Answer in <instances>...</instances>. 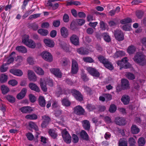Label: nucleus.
<instances>
[{
    "label": "nucleus",
    "instance_id": "55",
    "mask_svg": "<svg viewBox=\"0 0 146 146\" xmlns=\"http://www.w3.org/2000/svg\"><path fill=\"white\" fill-rule=\"evenodd\" d=\"M9 84L12 86H14L17 84V82L15 80H9L8 82Z\"/></svg>",
    "mask_w": 146,
    "mask_h": 146
},
{
    "label": "nucleus",
    "instance_id": "5",
    "mask_svg": "<svg viewBox=\"0 0 146 146\" xmlns=\"http://www.w3.org/2000/svg\"><path fill=\"white\" fill-rule=\"evenodd\" d=\"M114 36L116 39L118 41H122L124 39L123 33L120 30H116L115 31Z\"/></svg>",
    "mask_w": 146,
    "mask_h": 146
},
{
    "label": "nucleus",
    "instance_id": "49",
    "mask_svg": "<svg viewBox=\"0 0 146 146\" xmlns=\"http://www.w3.org/2000/svg\"><path fill=\"white\" fill-rule=\"evenodd\" d=\"M138 143L139 145L140 146H143L145 143V140L144 138L141 137L138 139Z\"/></svg>",
    "mask_w": 146,
    "mask_h": 146
},
{
    "label": "nucleus",
    "instance_id": "63",
    "mask_svg": "<svg viewBox=\"0 0 146 146\" xmlns=\"http://www.w3.org/2000/svg\"><path fill=\"white\" fill-rule=\"evenodd\" d=\"M143 14V12L141 11H137L136 12V16L139 18H141Z\"/></svg>",
    "mask_w": 146,
    "mask_h": 146
},
{
    "label": "nucleus",
    "instance_id": "2",
    "mask_svg": "<svg viewBox=\"0 0 146 146\" xmlns=\"http://www.w3.org/2000/svg\"><path fill=\"white\" fill-rule=\"evenodd\" d=\"M70 92L77 100L81 102L83 100V96L81 92L75 89H71Z\"/></svg>",
    "mask_w": 146,
    "mask_h": 146
},
{
    "label": "nucleus",
    "instance_id": "44",
    "mask_svg": "<svg viewBox=\"0 0 146 146\" xmlns=\"http://www.w3.org/2000/svg\"><path fill=\"white\" fill-rule=\"evenodd\" d=\"M48 132L50 135L53 138L55 139L57 137V134L54 130L50 129Z\"/></svg>",
    "mask_w": 146,
    "mask_h": 146
},
{
    "label": "nucleus",
    "instance_id": "15",
    "mask_svg": "<svg viewBox=\"0 0 146 146\" xmlns=\"http://www.w3.org/2000/svg\"><path fill=\"white\" fill-rule=\"evenodd\" d=\"M121 86L123 89H128L129 88V84L128 81L126 79L121 80Z\"/></svg>",
    "mask_w": 146,
    "mask_h": 146
},
{
    "label": "nucleus",
    "instance_id": "12",
    "mask_svg": "<svg viewBox=\"0 0 146 146\" xmlns=\"http://www.w3.org/2000/svg\"><path fill=\"white\" fill-rule=\"evenodd\" d=\"M28 78L31 81L35 82L37 80L36 76L34 72L31 70H29L28 72Z\"/></svg>",
    "mask_w": 146,
    "mask_h": 146
},
{
    "label": "nucleus",
    "instance_id": "58",
    "mask_svg": "<svg viewBox=\"0 0 146 146\" xmlns=\"http://www.w3.org/2000/svg\"><path fill=\"white\" fill-rule=\"evenodd\" d=\"M60 24V21L59 20L54 21L53 23V25L55 27H58Z\"/></svg>",
    "mask_w": 146,
    "mask_h": 146
},
{
    "label": "nucleus",
    "instance_id": "31",
    "mask_svg": "<svg viewBox=\"0 0 146 146\" xmlns=\"http://www.w3.org/2000/svg\"><path fill=\"white\" fill-rule=\"evenodd\" d=\"M81 137L83 139L86 140L88 139V135L87 133L84 131L82 130L80 133Z\"/></svg>",
    "mask_w": 146,
    "mask_h": 146
},
{
    "label": "nucleus",
    "instance_id": "64",
    "mask_svg": "<svg viewBox=\"0 0 146 146\" xmlns=\"http://www.w3.org/2000/svg\"><path fill=\"white\" fill-rule=\"evenodd\" d=\"M29 100L31 102L33 103L35 101L36 98L34 95L30 94L29 96Z\"/></svg>",
    "mask_w": 146,
    "mask_h": 146
},
{
    "label": "nucleus",
    "instance_id": "18",
    "mask_svg": "<svg viewBox=\"0 0 146 146\" xmlns=\"http://www.w3.org/2000/svg\"><path fill=\"white\" fill-rule=\"evenodd\" d=\"M20 110L23 113H29L33 111V109L30 107L27 106L21 108Z\"/></svg>",
    "mask_w": 146,
    "mask_h": 146
},
{
    "label": "nucleus",
    "instance_id": "7",
    "mask_svg": "<svg viewBox=\"0 0 146 146\" xmlns=\"http://www.w3.org/2000/svg\"><path fill=\"white\" fill-rule=\"evenodd\" d=\"M71 42L75 46L79 45L80 41L79 37L76 35L73 34L70 38Z\"/></svg>",
    "mask_w": 146,
    "mask_h": 146
},
{
    "label": "nucleus",
    "instance_id": "33",
    "mask_svg": "<svg viewBox=\"0 0 146 146\" xmlns=\"http://www.w3.org/2000/svg\"><path fill=\"white\" fill-rule=\"evenodd\" d=\"M38 32L41 35L43 36H46L48 33V30L43 29H41L38 30Z\"/></svg>",
    "mask_w": 146,
    "mask_h": 146
},
{
    "label": "nucleus",
    "instance_id": "24",
    "mask_svg": "<svg viewBox=\"0 0 146 146\" xmlns=\"http://www.w3.org/2000/svg\"><path fill=\"white\" fill-rule=\"evenodd\" d=\"M40 84L42 90L44 92H46L47 91V88L46 86V82L44 80L41 79Z\"/></svg>",
    "mask_w": 146,
    "mask_h": 146
},
{
    "label": "nucleus",
    "instance_id": "37",
    "mask_svg": "<svg viewBox=\"0 0 146 146\" xmlns=\"http://www.w3.org/2000/svg\"><path fill=\"white\" fill-rule=\"evenodd\" d=\"M29 36L28 35H24L22 38V42L24 44L27 46L28 40H29Z\"/></svg>",
    "mask_w": 146,
    "mask_h": 146
},
{
    "label": "nucleus",
    "instance_id": "21",
    "mask_svg": "<svg viewBox=\"0 0 146 146\" xmlns=\"http://www.w3.org/2000/svg\"><path fill=\"white\" fill-rule=\"evenodd\" d=\"M35 71L38 74L43 75L44 74V70L40 67L38 66H35L33 67Z\"/></svg>",
    "mask_w": 146,
    "mask_h": 146
},
{
    "label": "nucleus",
    "instance_id": "9",
    "mask_svg": "<svg viewBox=\"0 0 146 146\" xmlns=\"http://www.w3.org/2000/svg\"><path fill=\"white\" fill-rule=\"evenodd\" d=\"M87 70L88 72L92 76L96 77H99L100 75L99 72L95 68L90 67L87 68Z\"/></svg>",
    "mask_w": 146,
    "mask_h": 146
},
{
    "label": "nucleus",
    "instance_id": "54",
    "mask_svg": "<svg viewBox=\"0 0 146 146\" xmlns=\"http://www.w3.org/2000/svg\"><path fill=\"white\" fill-rule=\"evenodd\" d=\"M40 14H36L30 15L29 18V20H32L33 19L36 18L40 16Z\"/></svg>",
    "mask_w": 146,
    "mask_h": 146
},
{
    "label": "nucleus",
    "instance_id": "41",
    "mask_svg": "<svg viewBox=\"0 0 146 146\" xmlns=\"http://www.w3.org/2000/svg\"><path fill=\"white\" fill-rule=\"evenodd\" d=\"M8 77L7 75L4 74H1L0 77V81L1 83H4L6 82L7 80Z\"/></svg>",
    "mask_w": 146,
    "mask_h": 146
},
{
    "label": "nucleus",
    "instance_id": "40",
    "mask_svg": "<svg viewBox=\"0 0 146 146\" xmlns=\"http://www.w3.org/2000/svg\"><path fill=\"white\" fill-rule=\"evenodd\" d=\"M135 46H129L127 49V52L129 54L133 53L135 51Z\"/></svg>",
    "mask_w": 146,
    "mask_h": 146
},
{
    "label": "nucleus",
    "instance_id": "20",
    "mask_svg": "<svg viewBox=\"0 0 146 146\" xmlns=\"http://www.w3.org/2000/svg\"><path fill=\"white\" fill-rule=\"evenodd\" d=\"M47 5L50 9L53 10L57 9L59 7V4L58 3H47Z\"/></svg>",
    "mask_w": 146,
    "mask_h": 146
},
{
    "label": "nucleus",
    "instance_id": "1",
    "mask_svg": "<svg viewBox=\"0 0 146 146\" xmlns=\"http://www.w3.org/2000/svg\"><path fill=\"white\" fill-rule=\"evenodd\" d=\"M134 61L140 65L143 66L146 65L145 56L141 52H137L133 58Z\"/></svg>",
    "mask_w": 146,
    "mask_h": 146
},
{
    "label": "nucleus",
    "instance_id": "34",
    "mask_svg": "<svg viewBox=\"0 0 146 146\" xmlns=\"http://www.w3.org/2000/svg\"><path fill=\"white\" fill-rule=\"evenodd\" d=\"M25 118L28 119L35 120L37 119V115L35 114H28L26 115Z\"/></svg>",
    "mask_w": 146,
    "mask_h": 146
},
{
    "label": "nucleus",
    "instance_id": "60",
    "mask_svg": "<svg viewBox=\"0 0 146 146\" xmlns=\"http://www.w3.org/2000/svg\"><path fill=\"white\" fill-rule=\"evenodd\" d=\"M86 107L89 111H92L95 109V107L94 105L89 104H87Z\"/></svg>",
    "mask_w": 146,
    "mask_h": 146
},
{
    "label": "nucleus",
    "instance_id": "57",
    "mask_svg": "<svg viewBox=\"0 0 146 146\" xmlns=\"http://www.w3.org/2000/svg\"><path fill=\"white\" fill-rule=\"evenodd\" d=\"M83 88L84 89L85 92H87V94L89 95H90L91 94L92 90L90 88L86 86H84Z\"/></svg>",
    "mask_w": 146,
    "mask_h": 146
},
{
    "label": "nucleus",
    "instance_id": "62",
    "mask_svg": "<svg viewBox=\"0 0 146 146\" xmlns=\"http://www.w3.org/2000/svg\"><path fill=\"white\" fill-rule=\"evenodd\" d=\"M125 55V53L124 52L122 51H119L117 53H116L115 55V58H117L120 56L124 55Z\"/></svg>",
    "mask_w": 146,
    "mask_h": 146
},
{
    "label": "nucleus",
    "instance_id": "53",
    "mask_svg": "<svg viewBox=\"0 0 146 146\" xmlns=\"http://www.w3.org/2000/svg\"><path fill=\"white\" fill-rule=\"evenodd\" d=\"M129 145H135L136 143L135 139L133 137L130 138L128 141Z\"/></svg>",
    "mask_w": 146,
    "mask_h": 146
},
{
    "label": "nucleus",
    "instance_id": "47",
    "mask_svg": "<svg viewBox=\"0 0 146 146\" xmlns=\"http://www.w3.org/2000/svg\"><path fill=\"white\" fill-rule=\"evenodd\" d=\"M83 60L84 61L86 62L92 63L94 62V60L90 57H84L83 58Z\"/></svg>",
    "mask_w": 146,
    "mask_h": 146
},
{
    "label": "nucleus",
    "instance_id": "43",
    "mask_svg": "<svg viewBox=\"0 0 146 146\" xmlns=\"http://www.w3.org/2000/svg\"><path fill=\"white\" fill-rule=\"evenodd\" d=\"M132 21V20L130 18H127L121 20L120 23L121 24H123L129 23L131 22Z\"/></svg>",
    "mask_w": 146,
    "mask_h": 146
},
{
    "label": "nucleus",
    "instance_id": "51",
    "mask_svg": "<svg viewBox=\"0 0 146 146\" xmlns=\"http://www.w3.org/2000/svg\"><path fill=\"white\" fill-rule=\"evenodd\" d=\"M117 109L116 107L114 104H112L110 106L109 109V111L111 113H113Z\"/></svg>",
    "mask_w": 146,
    "mask_h": 146
},
{
    "label": "nucleus",
    "instance_id": "48",
    "mask_svg": "<svg viewBox=\"0 0 146 146\" xmlns=\"http://www.w3.org/2000/svg\"><path fill=\"white\" fill-rule=\"evenodd\" d=\"M72 142L74 143H77L79 141V138L77 135L75 134H73L72 135Z\"/></svg>",
    "mask_w": 146,
    "mask_h": 146
},
{
    "label": "nucleus",
    "instance_id": "39",
    "mask_svg": "<svg viewBox=\"0 0 146 146\" xmlns=\"http://www.w3.org/2000/svg\"><path fill=\"white\" fill-rule=\"evenodd\" d=\"M29 125L30 127L34 129L36 131L38 130V127L35 123L31 121L29 123Z\"/></svg>",
    "mask_w": 146,
    "mask_h": 146
},
{
    "label": "nucleus",
    "instance_id": "61",
    "mask_svg": "<svg viewBox=\"0 0 146 146\" xmlns=\"http://www.w3.org/2000/svg\"><path fill=\"white\" fill-rule=\"evenodd\" d=\"M99 60L100 62L104 64L107 59H106L102 56H100L98 57Z\"/></svg>",
    "mask_w": 146,
    "mask_h": 146
},
{
    "label": "nucleus",
    "instance_id": "50",
    "mask_svg": "<svg viewBox=\"0 0 146 146\" xmlns=\"http://www.w3.org/2000/svg\"><path fill=\"white\" fill-rule=\"evenodd\" d=\"M6 64H3L0 68V71L1 72H4L6 71L8 69V67L6 66Z\"/></svg>",
    "mask_w": 146,
    "mask_h": 146
},
{
    "label": "nucleus",
    "instance_id": "38",
    "mask_svg": "<svg viewBox=\"0 0 146 146\" xmlns=\"http://www.w3.org/2000/svg\"><path fill=\"white\" fill-rule=\"evenodd\" d=\"M127 141L124 139H120L119 141V146H127Z\"/></svg>",
    "mask_w": 146,
    "mask_h": 146
},
{
    "label": "nucleus",
    "instance_id": "19",
    "mask_svg": "<svg viewBox=\"0 0 146 146\" xmlns=\"http://www.w3.org/2000/svg\"><path fill=\"white\" fill-rule=\"evenodd\" d=\"M27 92V89L25 88H23L21 92L17 96V98L19 100L21 99L25 96Z\"/></svg>",
    "mask_w": 146,
    "mask_h": 146
},
{
    "label": "nucleus",
    "instance_id": "46",
    "mask_svg": "<svg viewBox=\"0 0 146 146\" xmlns=\"http://www.w3.org/2000/svg\"><path fill=\"white\" fill-rule=\"evenodd\" d=\"M6 99L8 101L11 103H13L15 101V98L13 96L10 95L7 96Z\"/></svg>",
    "mask_w": 146,
    "mask_h": 146
},
{
    "label": "nucleus",
    "instance_id": "13",
    "mask_svg": "<svg viewBox=\"0 0 146 146\" xmlns=\"http://www.w3.org/2000/svg\"><path fill=\"white\" fill-rule=\"evenodd\" d=\"M42 118L43 121L41 124V126L42 127L44 128L48 124L50 119L48 116L45 115L42 116Z\"/></svg>",
    "mask_w": 146,
    "mask_h": 146
},
{
    "label": "nucleus",
    "instance_id": "28",
    "mask_svg": "<svg viewBox=\"0 0 146 146\" xmlns=\"http://www.w3.org/2000/svg\"><path fill=\"white\" fill-rule=\"evenodd\" d=\"M44 42L46 46H54V43L53 40L45 38L44 40Z\"/></svg>",
    "mask_w": 146,
    "mask_h": 146
},
{
    "label": "nucleus",
    "instance_id": "45",
    "mask_svg": "<svg viewBox=\"0 0 146 146\" xmlns=\"http://www.w3.org/2000/svg\"><path fill=\"white\" fill-rule=\"evenodd\" d=\"M62 104L63 106L68 107L70 105V102L67 99H64L62 101Z\"/></svg>",
    "mask_w": 146,
    "mask_h": 146
},
{
    "label": "nucleus",
    "instance_id": "4",
    "mask_svg": "<svg viewBox=\"0 0 146 146\" xmlns=\"http://www.w3.org/2000/svg\"><path fill=\"white\" fill-rule=\"evenodd\" d=\"M41 55L42 58L46 61L51 62L53 58L52 55L46 51L42 52L41 54Z\"/></svg>",
    "mask_w": 146,
    "mask_h": 146
},
{
    "label": "nucleus",
    "instance_id": "52",
    "mask_svg": "<svg viewBox=\"0 0 146 146\" xmlns=\"http://www.w3.org/2000/svg\"><path fill=\"white\" fill-rule=\"evenodd\" d=\"M126 77L128 79L131 80H133L135 78L134 75L132 73L129 72L127 74Z\"/></svg>",
    "mask_w": 146,
    "mask_h": 146
},
{
    "label": "nucleus",
    "instance_id": "22",
    "mask_svg": "<svg viewBox=\"0 0 146 146\" xmlns=\"http://www.w3.org/2000/svg\"><path fill=\"white\" fill-rule=\"evenodd\" d=\"M121 100L124 104L127 105L129 104V102L130 98L128 96L125 95L122 96Z\"/></svg>",
    "mask_w": 146,
    "mask_h": 146
},
{
    "label": "nucleus",
    "instance_id": "29",
    "mask_svg": "<svg viewBox=\"0 0 146 146\" xmlns=\"http://www.w3.org/2000/svg\"><path fill=\"white\" fill-rule=\"evenodd\" d=\"M16 54L15 52H13L11 54L10 58L8 60L6 63L7 65L13 62L14 58L16 56Z\"/></svg>",
    "mask_w": 146,
    "mask_h": 146
},
{
    "label": "nucleus",
    "instance_id": "11",
    "mask_svg": "<svg viewBox=\"0 0 146 146\" xmlns=\"http://www.w3.org/2000/svg\"><path fill=\"white\" fill-rule=\"evenodd\" d=\"M9 71L12 74L17 76H21L23 74V72L21 70L16 68L11 69Z\"/></svg>",
    "mask_w": 146,
    "mask_h": 146
},
{
    "label": "nucleus",
    "instance_id": "42",
    "mask_svg": "<svg viewBox=\"0 0 146 146\" xmlns=\"http://www.w3.org/2000/svg\"><path fill=\"white\" fill-rule=\"evenodd\" d=\"M108 34V33H104L102 34L104 40L107 42H109L111 41V38Z\"/></svg>",
    "mask_w": 146,
    "mask_h": 146
},
{
    "label": "nucleus",
    "instance_id": "36",
    "mask_svg": "<svg viewBox=\"0 0 146 146\" xmlns=\"http://www.w3.org/2000/svg\"><path fill=\"white\" fill-rule=\"evenodd\" d=\"M16 49L18 51L23 53H25L27 52V49L24 46H17Z\"/></svg>",
    "mask_w": 146,
    "mask_h": 146
},
{
    "label": "nucleus",
    "instance_id": "16",
    "mask_svg": "<svg viewBox=\"0 0 146 146\" xmlns=\"http://www.w3.org/2000/svg\"><path fill=\"white\" fill-rule=\"evenodd\" d=\"M60 33L61 35L64 38H66L68 35V31L67 29L65 27H62L60 30Z\"/></svg>",
    "mask_w": 146,
    "mask_h": 146
},
{
    "label": "nucleus",
    "instance_id": "14",
    "mask_svg": "<svg viewBox=\"0 0 146 146\" xmlns=\"http://www.w3.org/2000/svg\"><path fill=\"white\" fill-rule=\"evenodd\" d=\"M115 121L117 125H124L126 124L125 119L124 118L117 117L115 118Z\"/></svg>",
    "mask_w": 146,
    "mask_h": 146
},
{
    "label": "nucleus",
    "instance_id": "56",
    "mask_svg": "<svg viewBox=\"0 0 146 146\" xmlns=\"http://www.w3.org/2000/svg\"><path fill=\"white\" fill-rule=\"evenodd\" d=\"M107 101L111 100L112 99V96L109 94H104L103 95Z\"/></svg>",
    "mask_w": 146,
    "mask_h": 146
},
{
    "label": "nucleus",
    "instance_id": "17",
    "mask_svg": "<svg viewBox=\"0 0 146 146\" xmlns=\"http://www.w3.org/2000/svg\"><path fill=\"white\" fill-rule=\"evenodd\" d=\"M77 51L79 54L82 55L87 54L88 53V50L83 47L77 49Z\"/></svg>",
    "mask_w": 146,
    "mask_h": 146
},
{
    "label": "nucleus",
    "instance_id": "10",
    "mask_svg": "<svg viewBox=\"0 0 146 146\" xmlns=\"http://www.w3.org/2000/svg\"><path fill=\"white\" fill-rule=\"evenodd\" d=\"M50 71L52 74L56 77L61 78L62 77V73L60 70L58 68H52L50 69Z\"/></svg>",
    "mask_w": 146,
    "mask_h": 146
},
{
    "label": "nucleus",
    "instance_id": "8",
    "mask_svg": "<svg viewBox=\"0 0 146 146\" xmlns=\"http://www.w3.org/2000/svg\"><path fill=\"white\" fill-rule=\"evenodd\" d=\"M71 72L73 74L77 73L78 70V64L76 61L74 59L72 60Z\"/></svg>",
    "mask_w": 146,
    "mask_h": 146
},
{
    "label": "nucleus",
    "instance_id": "32",
    "mask_svg": "<svg viewBox=\"0 0 146 146\" xmlns=\"http://www.w3.org/2000/svg\"><path fill=\"white\" fill-rule=\"evenodd\" d=\"M39 105L41 107H44L45 106V101L44 97L42 96H40L38 99Z\"/></svg>",
    "mask_w": 146,
    "mask_h": 146
},
{
    "label": "nucleus",
    "instance_id": "25",
    "mask_svg": "<svg viewBox=\"0 0 146 146\" xmlns=\"http://www.w3.org/2000/svg\"><path fill=\"white\" fill-rule=\"evenodd\" d=\"M140 131L139 128L135 125H133L131 127V132L133 134L138 133Z\"/></svg>",
    "mask_w": 146,
    "mask_h": 146
},
{
    "label": "nucleus",
    "instance_id": "35",
    "mask_svg": "<svg viewBox=\"0 0 146 146\" xmlns=\"http://www.w3.org/2000/svg\"><path fill=\"white\" fill-rule=\"evenodd\" d=\"M1 89L2 93L3 94H6L9 91V88L5 85H3L1 86Z\"/></svg>",
    "mask_w": 146,
    "mask_h": 146
},
{
    "label": "nucleus",
    "instance_id": "3",
    "mask_svg": "<svg viewBox=\"0 0 146 146\" xmlns=\"http://www.w3.org/2000/svg\"><path fill=\"white\" fill-rule=\"evenodd\" d=\"M62 134L63 140L67 144H69L71 142V137L66 130L64 129L62 131Z\"/></svg>",
    "mask_w": 146,
    "mask_h": 146
},
{
    "label": "nucleus",
    "instance_id": "23",
    "mask_svg": "<svg viewBox=\"0 0 146 146\" xmlns=\"http://www.w3.org/2000/svg\"><path fill=\"white\" fill-rule=\"evenodd\" d=\"M29 87L32 90L37 92H39L40 90L38 86L35 84L30 83L29 85Z\"/></svg>",
    "mask_w": 146,
    "mask_h": 146
},
{
    "label": "nucleus",
    "instance_id": "59",
    "mask_svg": "<svg viewBox=\"0 0 146 146\" xmlns=\"http://www.w3.org/2000/svg\"><path fill=\"white\" fill-rule=\"evenodd\" d=\"M69 16L66 14H65L63 16V21L65 23H67L69 21Z\"/></svg>",
    "mask_w": 146,
    "mask_h": 146
},
{
    "label": "nucleus",
    "instance_id": "6",
    "mask_svg": "<svg viewBox=\"0 0 146 146\" xmlns=\"http://www.w3.org/2000/svg\"><path fill=\"white\" fill-rule=\"evenodd\" d=\"M74 111L75 114L80 115H84L85 112L82 106L79 105L74 108Z\"/></svg>",
    "mask_w": 146,
    "mask_h": 146
},
{
    "label": "nucleus",
    "instance_id": "26",
    "mask_svg": "<svg viewBox=\"0 0 146 146\" xmlns=\"http://www.w3.org/2000/svg\"><path fill=\"white\" fill-rule=\"evenodd\" d=\"M104 66L110 70L113 69V66L111 63L107 60L103 64Z\"/></svg>",
    "mask_w": 146,
    "mask_h": 146
},
{
    "label": "nucleus",
    "instance_id": "27",
    "mask_svg": "<svg viewBox=\"0 0 146 146\" xmlns=\"http://www.w3.org/2000/svg\"><path fill=\"white\" fill-rule=\"evenodd\" d=\"M83 126L84 129L86 130H89L90 127L89 121L88 120H84L83 121Z\"/></svg>",
    "mask_w": 146,
    "mask_h": 146
},
{
    "label": "nucleus",
    "instance_id": "30",
    "mask_svg": "<svg viewBox=\"0 0 146 146\" xmlns=\"http://www.w3.org/2000/svg\"><path fill=\"white\" fill-rule=\"evenodd\" d=\"M117 63L118 66L120 67V69H121L122 68H129L130 67V64H128L127 65L125 64L124 66V64L121 60L118 61H117Z\"/></svg>",
    "mask_w": 146,
    "mask_h": 146
}]
</instances>
